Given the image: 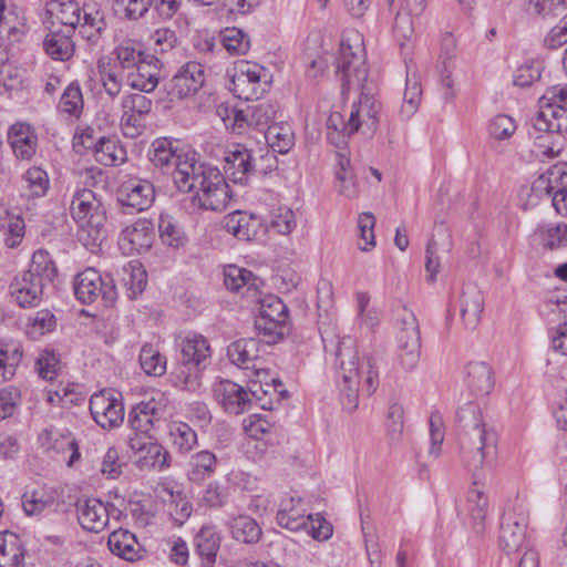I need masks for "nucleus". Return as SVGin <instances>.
<instances>
[{
	"label": "nucleus",
	"mask_w": 567,
	"mask_h": 567,
	"mask_svg": "<svg viewBox=\"0 0 567 567\" xmlns=\"http://www.w3.org/2000/svg\"><path fill=\"white\" fill-rule=\"evenodd\" d=\"M162 62L155 55H147V59L131 69L126 75V83L134 90L150 93L155 90L159 81V69Z\"/></svg>",
	"instance_id": "obj_22"
},
{
	"label": "nucleus",
	"mask_w": 567,
	"mask_h": 567,
	"mask_svg": "<svg viewBox=\"0 0 567 567\" xmlns=\"http://www.w3.org/2000/svg\"><path fill=\"white\" fill-rule=\"evenodd\" d=\"M73 34L60 28H52L43 41L44 51L49 56L58 61H68L75 51L72 40Z\"/></svg>",
	"instance_id": "obj_32"
},
{
	"label": "nucleus",
	"mask_w": 567,
	"mask_h": 567,
	"mask_svg": "<svg viewBox=\"0 0 567 567\" xmlns=\"http://www.w3.org/2000/svg\"><path fill=\"white\" fill-rule=\"evenodd\" d=\"M336 75L341 82L342 93L350 90H368L369 69L367 65L364 43L361 35L351 31L344 34L336 59Z\"/></svg>",
	"instance_id": "obj_5"
},
{
	"label": "nucleus",
	"mask_w": 567,
	"mask_h": 567,
	"mask_svg": "<svg viewBox=\"0 0 567 567\" xmlns=\"http://www.w3.org/2000/svg\"><path fill=\"white\" fill-rule=\"evenodd\" d=\"M534 127L540 132L563 133L567 131V107L555 103H540L534 120Z\"/></svg>",
	"instance_id": "obj_26"
},
{
	"label": "nucleus",
	"mask_w": 567,
	"mask_h": 567,
	"mask_svg": "<svg viewBox=\"0 0 567 567\" xmlns=\"http://www.w3.org/2000/svg\"><path fill=\"white\" fill-rule=\"evenodd\" d=\"M255 328L264 337L265 342L269 344L280 341L289 330V326L286 323L264 320L262 318L255 319Z\"/></svg>",
	"instance_id": "obj_58"
},
{
	"label": "nucleus",
	"mask_w": 567,
	"mask_h": 567,
	"mask_svg": "<svg viewBox=\"0 0 567 567\" xmlns=\"http://www.w3.org/2000/svg\"><path fill=\"white\" fill-rule=\"evenodd\" d=\"M223 227L240 240H252L259 233L261 220L252 214L236 210L223 218Z\"/></svg>",
	"instance_id": "obj_28"
},
{
	"label": "nucleus",
	"mask_w": 567,
	"mask_h": 567,
	"mask_svg": "<svg viewBox=\"0 0 567 567\" xmlns=\"http://www.w3.org/2000/svg\"><path fill=\"white\" fill-rule=\"evenodd\" d=\"M76 512L79 523L85 530L100 533L109 524V507L99 498H80Z\"/></svg>",
	"instance_id": "obj_21"
},
{
	"label": "nucleus",
	"mask_w": 567,
	"mask_h": 567,
	"mask_svg": "<svg viewBox=\"0 0 567 567\" xmlns=\"http://www.w3.org/2000/svg\"><path fill=\"white\" fill-rule=\"evenodd\" d=\"M163 417V408L155 400L143 401L128 413V425L133 432L148 434Z\"/></svg>",
	"instance_id": "obj_24"
},
{
	"label": "nucleus",
	"mask_w": 567,
	"mask_h": 567,
	"mask_svg": "<svg viewBox=\"0 0 567 567\" xmlns=\"http://www.w3.org/2000/svg\"><path fill=\"white\" fill-rule=\"evenodd\" d=\"M544 248L556 249L567 246V225L557 224L537 230Z\"/></svg>",
	"instance_id": "obj_57"
},
{
	"label": "nucleus",
	"mask_w": 567,
	"mask_h": 567,
	"mask_svg": "<svg viewBox=\"0 0 567 567\" xmlns=\"http://www.w3.org/2000/svg\"><path fill=\"white\" fill-rule=\"evenodd\" d=\"M199 186L190 198L200 208L221 210L226 207L230 198L227 179H200Z\"/></svg>",
	"instance_id": "obj_18"
},
{
	"label": "nucleus",
	"mask_w": 567,
	"mask_h": 567,
	"mask_svg": "<svg viewBox=\"0 0 567 567\" xmlns=\"http://www.w3.org/2000/svg\"><path fill=\"white\" fill-rule=\"evenodd\" d=\"M214 394L226 412L238 415L249 409L251 396L256 395V391L249 393L244 386L223 380L215 385Z\"/></svg>",
	"instance_id": "obj_17"
},
{
	"label": "nucleus",
	"mask_w": 567,
	"mask_h": 567,
	"mask_svg": "<svg viewBox=\"0 0 567 567\" xmlns=\"http://www.w3.org/2000/svg\"><path fill=\"white\" fill-rule=\"evenodd\" d=\"M8 143L17 158L30 161L37 153L39 138L30 123L16 122L8 130Z\"/></svg>",
	"instance_id": "obj_19"
},
{
	"label": "nucleus",
	"mask_w": 567,
	"mask_h": 567,
	"mask_svg": "<svg viewBox=\"0 0 567 567\" xmlns=\"http://www.w3.org/2000/svg\"><path fill=\"white\" fill-rule=\"evenodd\" d=\"M105 214L92 215L87 223L79 225L78 238L87 248L100 246L106 238Z\"/></svg>",
	"instance_id": "obj_39"
},
{
	"label": "nucleus",
	"mask_w": 567,
	"mask_h": 567,
	"mask_svg": "<svg viewBox=\"0 0 567 567\" xmlns=\"http://www.w3.org/2000/svg\"><path fill=\"white\" fill-rule=\"evenodd\" d=\"M396 360L405 371H413L421 355V332L413 311L403 308L398 315Z\"/></svg>",
	"instance_id": "obj_6"
},
{
	"label": "nucleus",
	"mask_w": 567,
	"mask_h": 567,
	"mask_svg": "<svg viewBox=\"0 0 567 567\" xmlns=\"http://www.w3.org/2000/svg\"><path fill=\"white\" fill-rule=\"evenodd\" d=\"M154 237L153 223L138 218L122 230L118 245L125 255L142 254L152 247Z\"/></svg>",
	"instance_id": "obj_14"
},
{
	"label": "nucleus",
	"mask_w": 567,
	"mask_h": 567,
	"mask_svg": "<svg viewBox=\"0 0 567 567\" xmlns=\"http://www.w3.org/2000/svg\"><path fill=\"white\" fill-rule=\"evenodd\" d=\"M106 27L103 12L93 4L84 3L79 33L90 44H96Z\"/></svg>",
	"instance_id": "obj_35"
},
{
	"label": "nucleus",
	"mask_w": 567,
	"mask_h": 567,
	"mask_svg": "<svg viewBox=\"0 0 567 567\" xmlns=\"http://www.w3.org/2000/svg\"><path fill=\"white\" fill-rule=\"evenodd\" d=\"M84 4L81 7L75 0H52L47 4V12L51 16V27L60 28L74 34L83 17Z\"/></svg>",
	"instance_id": "obj_20"
},
{
	"label": "nucleus",
	"mask_w": 567,
	"mask_h": 567,
	"mask_svg": "<svg viewBox=\"0 0 567 567\" xmlns=\"http://www.w3.org/2000/svg\"><path fill=\"white\" fill-rule=\"evenodd\" d=\"M270 227L280 235H290L297 227L295 212L289 207H278L270 212Z\"/></svg>",
	"instance_id": "obj_54"
},
{
	"label": "nucleus",
	"mask_w": 567,
	"mask_h": 567,
	"mask_svg": "<svg viewBox=\"0 0 567 567\" xmlns=\"http://www.w3.org/2000/svg\"><path fill=\"white\" fill-rule=\"evenodd\" d=\"M115 54L120 65L126 70L134 69L147 59V55L144 56L142 50L132 40L120 43L115 49Z\"/></svg>",
	"instance_id": "obj_55"
},
{
	"label": "nucleus",
	"mask_w": 567,
	"mask_h": 567,
	"mask_svg": "<svg viewBox=\"0 0 567 567\" xmlns=\"http://www.w3.org/2000/svg\"><path fill=\"white\" fill-rule=\"evenodd\" d=\"M390 6H396L394 33L399 40H410L414 33L413 18L419 17L425 9V0H386Z\"/></svg>",
	"instance_id": "obj_23"
},
{
	"label": "nucleus",
	"mask_w": 567,
	"mask_h": 567,
	"mask_svg": "<svg viewBox=\"0 0 567 567\" xmlns=\"http://www.w3.org/2000/svg\"><path fill=\"white\" fill-rule=\"evenodd\" d=\"M182 362L194 367H207L210 358V347L202 334L189 333L181 342Z\"/></svg>",
	"instance_id": "obj_31"
},
{
	"label": "nucleus",
	"mask_w": 567,
	"mask_h": 567,
	"mask_svg": "<svg viewBox=\"0 0 567 567\" xmlns=\"http://www.w3.org/2000/svg\"><path fill=\"white\" fill-rule=\"evenodd\" d=\"M421 96L422 89L417 78L415 75L412 78L408 75L405 91L403 94V104L401 107V113L403 116L410 117L416 112L421 102Z\"/></svg>",
	"instance_id": "obj_56"
},
{
	"label": "nucleus",
	"mask_w": 567,
	"mask_h": 567,
	"mask_svg": "<svg viewBox=\"0 0 567 567\" xmlns=\"http://www.w3.org/2000/svg\"><path fill=\"white\" fill-rule=\"evenodd\" d=\"M40 441L41 446L51 457L64 461L68 466H72L80 458L78 443L70 434L44 430Z\"/></svg>",
	"instance_id": "obj_16"
},
{
	"label": "nucleus",
	"mask_w": 567,
	"mask_h": 567,
	"mask_svg": "<svg viewBox=\"0 0 567 567\" xmlns=\"http://www.w3.org/2000/svg\"><path fill=\"white\" fill-rule=\"evenodd\" d=\"M74 293L84 305L101 301L103 306L111 307L117 299L114 279L102 275L94 268H86L74 280Z\"/></svg>",
	"instance_id": "obj_7"
},
{
	"label": "nucleus",
	"mask_w": 567,
	"mask_h": 567,
	"mask_svg": "<svg viewBox=\"0 0 567 567\" xmlns=\"http://www.w3.org/2000/svg\"><path fill=\"white\" fill-rule=\"evenodd\" d=\"M53 503L51 496H47L39 491L27 492L22 496V507L27 515H39Z\"/></svg>",
	"instance_id": "obj_61"
},
{
	"label": "nucleus",
	"mask_w": 567,
	"mask_h": 567,
	"mask_svg": "<svg viewBox=\"0 0 567 567\" xmlns=\"http://www.w3.org/2000/svg\"><path fill=\"white\" fill-rule=\"evenodd\" d=\"M307 512L301 497H285L277 512V523L292 532L301 530L309 515Z\"/></svg>",
	"instance_id": "obj_29"
},
{
	"label": "nucleus",
	"mask_w": 567,
	"mask_h": 567,
	"mask_svg": "<svg viewBox=\"0 0 567 567\" xmlns=\"http://www.w3.org/2000/svg\"><path fill=\"white\" fill-rule=\"evenodd\" d=\"M465 384L474 396H486L494 388V373L485 362H470L466 367Z\"/></svg>",
	"instance_id": "obj_30"
},
{
	"label": "nucleus",
	"mask_w": 567,
	"mask_h": 567,
	"mask_svg": "<svg viewBox=\"0 0 567 567\" xmlns=\"http://www.w3.org/2000/svg\"><path fill=\"white\" fill-rule=\"evenodd\" d=\"M123 150L106 137H100L95 145V158L104 166H114L123 161Z\"/></svg>",
	"instance_id": "obj_53"
},
{
	"label": "nucleus",
	"mask_w": 567,
	"mask_h": 567,
	"mask_svg": "<svg viewBox=\"0 0 567 567\" xmlns=\"http://www.w3.org/2000/svg\"><path fill=\"white\" fill-rule=\"evenodd\" d=\"M174 445L181 453H188L197 444L196 432L187 424L181 423L171 432Z\"/></svg>",
	"instance_id": "obj_63"
},
{
	"label": "nucleus",
	"mask_w": 567,
	"mask_h": 567,
	"mask_svg": "<svg viewBox=\"0 0 567 567\" xmlns=\"http://www.w3.org/2000/svg\"><path fill=\"white\" fill-rule=\"evenodd\" d=\"M257 278L247 269L237 266H228L225 269V286L231 291H240L246 288L247 292L257 288Z\"/></svg>",
	"instance_id": "obj_43"
},
{
	"label": "nucleus",
	"mask_w": 567,
	"mask_h": 567,
	"mask_svg": "<svg viewBox=\"0 0 567 567\" xmlns=\"http://www.w3.org/2000/svg\"><path fill=\"white\" fill-rule=\"evenodd\" d=\"M385 427L390 443H399L404 427V409L402 404L398 402L390 404L386 412Z\"/></svg>",
	"instance_id": "obj_48"
},
{
	"label": "nucleus",
	"mask_w": 567,
	"mask_h": 567,
	"mask_svg": "<svg viewBox=\"0 0 567 567\" xmlns=\"http://www.w3.org/2000/svg\"><path fill=\"white\" fill-rule=\"evenodd\" d=\"M527 516L519 507L504 513L499 528V544L507 554L517 551L526 538Z\"/></svg>",
	"instance_id": "obj_13"
},
{
	"label": "nucleus",
	"mask_w": 567,
	"mask_h": 567,
	"mask_svg": "<svg viewBox=\"0 0 567 567\" xmlns=\"http://www.w3.org/2000/svg\"><path fill=\"white\" fill-rule=\"evenodd\" d=\"M56 276V267L48 251L39 249L31 258L29 268L17 275L10 284V295L21 308L38 307L45 287Z\"/></svg>",
	"instance_id": "obj_4"
},
{
	"label": "nucleus",
	"mask_w": 567,
	"mask_h": 567,
	"mask_svg": "<svg viewBox=\"0 0 567 567\" xmlns=\"http://www.w3.org/2000/svg\"><path fill=\"white\" fill-rule=\"evenodd\" d=\"M260 342L257 339H239L227 348V355L231 363L243 369H254L259 358Z\"/></svg>",
	"instance_id": "obj_34"
},
{
	"label": "nucleus",
	"mask_w": 567,
	"mask_h": 567,
	"mask_svg": "<svg viewBox=\"0 0 567 567\" xmlns=\"http://www.w3.org/2000/svg\"><path fill=\"white\" fill-rule=\"evenodd\" d=\"M107 546L112 554L128 561L140 560L146 554L136 536L124 528H118L110 534Z\"/></svg>",
	"instance_id": "obj_25"
},
{
	"label": "nucleus",
	"mask_w": 567,
	"mask_h": 567,
	"mask_svg": "<svg viewBox=\"0 0 567 567\" xmlns=\"http://www.w3.org/2000/svg\"><path fill=\"white\" fill-rule=\"evenodd\" d=\"M60 360L53 351H43L35 361V370L39 377L47 381H52L59 370Z\"/></svg>",
	"instance_id": "obj_64"
},
{
	"label": "nucleus",
	"mask_w": 567,
	"mask_h": 567,
	"mask_svg": "<svg viewBox=\"0 0 567 567\" xmlns=\"http://www.w3.org/2000/svg\"><path fill=\"white\" fill-rule=\"evenodd\" d=\"M205 83L204 66L195 61L187 62L166 84L171 102L181 101L195 95Z\"/></svg>",
	"instance_id": "obj_11"
},
{
	"label": "nucleus",
	"mask_w": 567,
	"mask_h": 567,
	"mask_svg": "<svg viewBox=\"0 0 567 567\" xmlns=\"http://www.w3.org/2000/svg\"><path fill=\"white\" fill-rule=\"evenodd\" d=\"M266 76V69L257 63L240 61L234 69L229 90L245 101L258 100L264 93L261 79Z\"/></svg>",
	"instance_id": "obj_10"
},
{
	"label": "nucleus",
	"mask_w": 567,
	"mask_h": 567,
	"mask_svg": "<svg viewBox=\"0 0 567 567\" xmlns=\"http://www.w3.org/2000/svg\"><path fill=\"white\" fill-rule=\"evenodd\" d=\"M458 426L460 453L464 465L472 472L473 485L468 492L467 502L472 519L483 528L487 515L488 499L484 491L480 488L482 470L486 457L495 450L496 435L487 430L482 411L475 403H467L456 414Z\"/></svg>",
	"instance_id": "obj_1"
},
{
	"label": "nucleus",
	"mask_w": 567,
	"mask_h": 567,
	"mask_svg": "<svg viewBox=\"0 0 567 567\" xmlns=\"http://www.w3.org/2000/svg\"><path fill=\"white\" fill-rule=\"evenodd\" d=\"M152 100L142 92L123 96L121 127L125 136L133 138L142 133L145 126L144 120L152 111Z\"/></svg>",
	"instance_id": "obj_12"
},
{
	"label": "nucleus",
	"mask_w": 567,
	"mask_h": 567,
	"mask_svg": "<svg viewBox=\"0 0 567 567\" xmlns=\"http://www.w3.org/2000/svg\"><path fill=\"white\" fill-rule=\"evenodd\" d=\"M153 4V0H115L116 11L130 21L143 18Z\"/></svg>",
	"instance_id": "obj_59"
},
{
	"label": "nucleus",
	"mask_w": 567,
	"mask_h": 567,
	"mask_svg": "<svg viewBox=\"0 0 567 567\" xmlns=\"http://www.w3.org/2000/svg\"><path fill=\"white\" fill-rule=\"evenodd\" d=\"M84 106L81 87L78 83H70L64 90L58 109L61 113L79 118Z\"/></svg>",
	"instance_id": "obj_45"
},
{
	"label": "nucleus",
	"mask_w": 567,
	"mask_h": 567,
	"mask_svg": "<svg viewBox=\"0 0 567 567\" xmlns=\"http://www.w3.org/2000/svg\"><path fill=\"white\" fill-rule=\"evenodd\" d=\"M327 352L334 355V363L339 374L340 402L348 412H353L359 404L360 386L367 395L373 394L379 386V368L371 355L360 357L357 341L350 336L338 338L328 342L322 334Z\"/></svg>",
	"instance_id": "obj_2"
},
{
	"label": "nucleus",
	"mask_w": 567,
	"mask_h": 567,
	"mask_svg": "<svg viewBox=\"0 0 567 567\" xmlns=\"http://www.w3.org/2000/svg\"><path fill=\"white\" fill-rule=\"evenodd\" d=\"M25 549L21 538L12 532L0 534V567H25Z\"/></svg>",
	"instance_id": "obj_33"
},
{
	"label": "nucleus",
	"mask_w": 567,
	"mask_h": 567,
	"mask_svg": "<svg viewBox=\"0 0 567 567\" xmlns=\"http://www.w3.org/2000/svg\"><path fill=\"white\" fill-rule=\"evenodd\" d=\"M359 241L358 248L362 251H370L375 247V217L372 213H361L358 216Z\"/></svg>",
	"instance_id": "obj_51"
},
{
	"label": "nucleus",
	"mask_w": 567,
	"mask_h": 567,
	"mask_svg": "<svg viewBox=\"0 0 567 567\" xmlns=\"http://www.w3.org/2000/svg\"><path fill=\"white\" fill-rule=\"evenodd\" d=\"M158 231L163 244L169 247L178 248L186 241L184 231L168 214L159 215Z\"/></svg>",
	"instance_id": "obj_46"
},
{
	"label": "nucleus",
	"mask_w": 567,
	"mask_h": 567,
	"mask_svg": "<svg viewBox=\"0 0 567 567\" xmlns=\"http://www.w3.org/2000/svg\"><path fill=\"white\" fill-rule=\"evenodd\" d=\"M515 131L516 123L514 118L506 114L495 115L488 124L489 135L495 140H507Z\"/></svg>",
	"instance_id": "obj_60"
},
{
	"label": "nucleus",
	"mask_w": 567,
	"mask_h": 567,
	"mask_svg": "<svg viewBox=\"0 0 567 567\" xmlns=\"http://www.w3.org/2000/svg\"><path fill=\"white\" fill-rule=\"evenodd\" d=\"M228 527L233 538L244 544H256L262 534L257 522L247 515L231 518Z\"/></svg>",
	"instance_id": "obj_37"
},
{
	"label": "nucleus",
	"mask_w": 567,
	"mask_h": 567,
	"mask_svg": "<svg viewBox=\"0 0 567 567\" xmlns=\"http://www.w3.org/2000/svg\"><path fill=\"white\" fill-rule=\"evenodd\" d=\"M155 197L154 186L148 179H128L116 192L117 202L122 207L142 212L148 208Z\"/></svg>",
	"instance_id": "obj_15"
},
{
	"label": "nucleus",
	"mask_w": 567,
	"mask_h": 567,
	"mask_svg": "<svg viewBox=\"0 0 567 567\" xmlns=\"http://www.w3.org/2000/svg\"><path fill=\"white\" fill-rule=\"evenodd\" d=\"M151 157L164 175L178 173L182 177H219L218 167L200 162L199 155L189 148L178 147L168 138H157L152 144Z\"/></svg>",
	"instance_id": "obj_3"
},
{
	"label": "nucleus",
	"mask_w": 567,
	"mask_h": 567,
	"mask_svg": "<svg viewBox=\"0 0 567 567\" xmlns=\"http://www.w3.org/2000/svg\"><path fill=\"white\" fill-rule=\"evenodd\" d=\"M104 214L95 195L90 189L78 192L71 203V215L78 225L87 223L92 215Z\"/></svg>",
	"instance_id": "obj_36"
},
{
	"label": "nucleus",
	"mask_w": 567,
	"mask_h": 567,
	"mask_svg": "<svg viewBox=\"0 0 567 567\" xmlns=\"http://www.w3.org/2000/svg\"><path fill=\"white\" fill-rule=\"evenodd\" d=\"M301 529L306 530L313 539L319 542L330 538L333 532L332 525L319 514L316 516L309 514Z\"/></svg>",
	"instance_id": "obj_62"
},
{
	"label": "nucleus",
	"mask_w": 567,
	"mask_h": 567,
	"mask_svg": "<svg viewBox=\"0 0 567 567\" xmlns=\"http://www.w3.org/2000/svg\"><path fill=\"white\" fill-rule=\"evenodd\" d=\"M251 172V154L241 146L229 152L225 157L224 173L228 177H235L237 174L246 175Z\"/></svg>",
	"instance_id": "obj_42"
},
{
	"label": "nucleus",
	"mask_w": 567,
	"mask_h": 567,
	"mask_svg": "<svg viewBox=\"0 0 567 567\" xmlns=\"http://www.w3.org/2000/svg\"><path fill=\"white\" fill-rule=\"evenodd\" d=\"M138 360L141 368L148 375L161 377L166 371L165 357L151 343H146L142 347Z\"/></svg>",
	"instance_id": "obj_44"
},
{
	"label": "nucleus",
	"mask_w": 567,
	"mask_h": 567,
	"mask_svg": "<svg viewBox=\"0 0 567 567\" xmlns=\"http://www.w3.org/2000/svg\"><path fill=\"white\" fill-rule=\"evenodd\" d=\"M221 43L231 55L246 54L250 49V41L238 28H227L221 32Z\"/></svg>",
	"instance_id": "obj_49"
},
{
	"label": "nucleus",
	"mask_w": 567,
	"mask_h": 567,
	"mask_svg": "<svg viewBox=\"0 0 567 567\" xmlns=\"http://www.w3.org/2000/svg\"><path fill=\"white\" fill-rule=\"evenodd\" d=\"M90 412L102 429L111 430L120 426L124 420L121 393L106 389L94 393L90 399Z\"/></svg>",
	"instance_id": "obj_9"
},
{
	"label": "nucleus",
	"mask_w": 567,
	"mask_h": 567,
	"mask_svg": "<svg viewBox=\"0 0 567 567\" xmlns=\"http://www.w3.org/2000/svg\"><path fill=\"white\" fill-rule=\"evenodd\" d=\"M142 455L140 456L137 463L141 468H157L162 470L166 467L168 453L167 451L158 443L152 441L148 443L146 449L144 450Z\"/></svg>",
	"instance_id": "obj_52"
},
{
	"label": "nucleus",
	"mask_w": 567,
	"mask_h": 567,
	"mask_svg": "<svg viewBox=\"0 0 567 567\" xmlns=\"http://www.w3.org/2000/svg\"><path fill=\"white\" fill-rule=\"evenodd\" d=\"M265 140L274 152L286 154L293 146L295 135L288 124L272 123L265 132Z\"/></svg>",
	"instance_id": "obj_40"
},
{
	"label": "nucleus",
	"mask_w": 567,
	"mask_h": 567,
	"mask_svg": "<svg viewBox=\"0 0 567 567\" xmlns=\"http://www.w3.org/2000/svg\"><path fill=\"white\" fill-rule=\"evenodd\" d=\"M220 538L214 527L204 526L195 537V546L198 555L206 560V567H209L216 558Z\"/></svg>",
	"instance_id": "obj_41"
},
{
	"label": "nucleus",
	"mask_w": 567,
	"mask_h": 567,
	"mask_svg": "<svg viewBox=\"0 0 567 567\" xmlns=\"http://www.w3.org/2000/svg\"><path fill=\"white\" fill-rule=\"evenodd\" d=\"M218 460L210 451H200L192 455L187 476L193 482H202L210 477L217 467Z\"/></svg>",
	"instance_id": "obj_38"
},
{
	"label": "nucleus",
	"mask_w": 567,
	"mask_h": 567,
	"mask_svg": "<svg viewBox=\"0 0 567 567\" xmlns=\"http://www.w3.org/2000/svg\"><path fill=\"white\" fill-rule=\"evenodd\" d=\"M359 91V101L353 103L348 122L342 124L341 132L352 135L361 130L364 135H372L378 128L381 104L375 100L372 86Z\"/></svg>",
	"instance_id": "obj_8"
},
{
	"label": "nucleus",
	"mask_w": 567,
	"mask_h": 567,
	"mask_svg": "<svg viewBox=\"0 0 567 567\" xmlns=\"http://www.w3.org/2000/svg\"><path fill=\"white\" fill-rule=\"evenodd\" d=\"M206 367H194L182 362L174 373L175 384L187 391H196L200 388V371Z\"/></svg>",
	"instance_id": "obj_50"
},
{
	"label": "nucleus",
	"mask_w": 567,
	"mask_h": 567,
	"mask_svg": "<svg viewBox=\"0 0 567 567\" xmlns=\"http://www.w3.org/2000/svg\"><path fill=\"white\" fill-rule=\"evenodd\" d=\"M256 318L288 324V307L276 296H268L260 301L259 313Z\"/></svg>",
	"instance_id": "obj_47"
},
{
	"label": "nucleus",
	"mask_w": 567,
	"mask_h": 567,
	"mask_svg": "<svg viewBox=\"0 0 567 567\" xmlns=\"http://www.w3.org/2000/svg\"><path fill=\"white\" fill-rule=\"evenodd\" d=\"M460 303L464 328L468 331H474L481 322V315L484 310L482 291L475 286L465 287L462 291Z\"/></svg>",
	"instance_id": "obj_27"
}]
</instances>
